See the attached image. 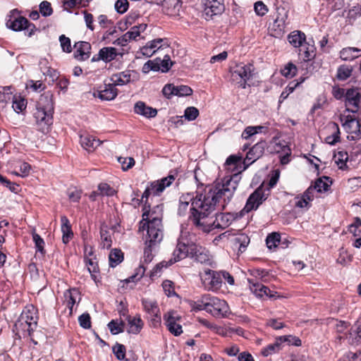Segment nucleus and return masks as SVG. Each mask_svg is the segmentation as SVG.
<instances>
[{"label":"nucleus","mask_w":361,"mask_h":361,"mask_svg":"<svg viewBox=\"0 0 361 361\" xmlns=\"http://www.w3.org/2000/svg\"><path fill=\"white\" fill-rule=\"evenodd\" d=\"M32 240L35 243V248L37 252H39L41 253L44 252V240H43L41 236L35 233V231L32 232Z\"/></svg>","instance_id":"680f3d73"},{"label":"nucleus","mask_w":361,"mask_h":361,"mask_svg":"<svg viewBox=\"0 0 361 361\" xmlns=\"http://www.w3.org/2000/svg\"><path fill=\"white\" fill-rule=\"evenodd\" d=\"M112 350L118 360H122L125 359L126 347L123 345L116 343L115 345L113 346Z\"/></svg>","instance_id":"69168bd1"},{"label":"nucleus","mask_w":361,"mask_h":361,"mask_svg":"<svg viewBox=\"0 0 361 361\" xmlns=\"http://www.w3.org/2000/svg\"><path fill=\"white\" fill-rule=\"evenodd\" d=\"M269 192L264 191V185H260L248 197L243 209L240 212L243 217L245 214L258 209L259 205L267 200Z\"/></svg>","instance_id":"f8f14e48"},{"label":"nucleus","mask_w":361,"mask_h":361,"mask_svg":"<svg viewBox=\"0 0 361 361\" xmlns=\"http://www.w3.org/2000/svg\"><path fill=\"white\" fill-rule=\"evenodd\" d=\"M329 128L331 130V134L325 137V142L330 145H334L340 141V129L338 125L336 123L329 124Z\"/></svg>","instance_id":"72a5a7b5"},{"label":"nucleus","mask_w":361,"mask_h":361,"mask_svg":"<svg viewBox=\"0 0 361 361\" xmlns=\"http://www.w3.org/2000/svg\"><path fill=\"white\" fill-rule=\"evenodd\" d=\"M204 7V15L209 20L214 16L221 14L225 9L224 0H201Z\"/></svg>","instance_id":"f3484780"},{"label":"nucleus","mask_w":361,"mask_h":361,"mask_svg":"<svg viewBox=\"0 0 361 361\" xmlns=\"http://www.w3.org/2000/svg\"><path fill=\"white\" fill-rule=\"evenodd\" d=\"M59 42L63 51L67 53L71 52L72 47L71 39L68 37H66L64 35H62L59 37Z\"/></svg>","instance_id":"774afa93"},{"label":"nucleus","mask_w":361,"mask_h":361,"mask_svg":"<svg viewBox=\"0 0 361 361\" xmlns=\"http://www.w3.org/2000/svg\"><path fill=\"white\" fill-rule=\"evenodd\" d=\"M329 178L328 177L319 178L315 182L312 183L309 188H312V194L315 196L316 192H322L328 190L329 183L326 182Z\"/></svg>","instance_id":"a19ab883"},{"label":"nucleus","mask_w":361,"mask_h":361,"mask_svg":"<svg viewBox=\"0 0 361 361\" xmlns=\"http://www.w3.org/2000/svg\"><path fill=\"white\" fill-rule=\"evenodd\" d=\"M233 240L235 245H239L238 250L241 252L245 251L250 243V238L245 233H239L235 235Z\"/></svg>","instance_id":"a18cd8bd"},{"label":"nucleus","mask_w":361,"mask_h":361,"mask_svg":"<svg viewBox=\"0 0 361 361\" xmlns=\"http://www.w3.org/2000/svg\"><path fill=\"white\" fill-rule=\"evenodd\" d=\"M61 230L62 232V241L64 244H68L73 237V232L70 221L66 216H61Z\"/></svg>","instance_id":"c756f323"},{"label":"nucleus","mask_w":361,"mask_h":361,"mask_svg":"<svg viewBox=\"0 0 361 361\" xmlns=\"http://www.w3.org/2000/svg\"><path fill=\"white\" fill-rule=\"evenodd\" d=\"M360 56H361V49L356 47H345L340 51V58L343 61H353Z\"/></svg>","instance_id":"c9c22d12"},{"label":"nucleus","mask_w":361,"mask_h":361,"mask_svg":"<svg viewBox=\"0 0 361 361\" xmlns=\"http://www.w3.org/2000/svg\"><path fill=\"white\" fill-rule=\"evenodd\" d=\"M74 57L80 61L88 59L91 54V44L87 42H78L75 44Z\"/></svg>","instance_id":"5701e85b"},{"label":"nucleus","mask_w":361,"mask_h":361,"mask_svg":"<svg viewBox=\"0 0 361 361\" xmlns=\"http://www.w3.org/2000/svg\"><path fill=\"white\" fill-rule=\"evenodd\" d=\"M128 324L127 331L128 334H138L143 328L144 322L140 315L133 317L129 316L128 317Z\"/></svg>","instance_id":"2f4dec72"},{"label":"nucleus","mask_w":361,"mask_h":361,"mask_svg":"<svg viewBox=\"0 0 361 361\" xmlns=\"http://www.w3.org/2000/svg\"><path fill=\"white\" fill-rule=\"evenodd\" d=\"M198 116L199 110L194 106L188 107L184 111V117L190 121L195 120Z\"/></svg>","instance_id":"338daca9"},{"label":"nucleus","mask_w":361,"mask_h":361,"mask_svg":"<svg viewBox=\"0 0 361 361\" xmlns=\"http://www.w3.org/2000/svg\"><path fill=\"white\" fill-rule=\"evenodd\" d=\"M190 306L193 311L204 310L216 318H226L229 314L227 302L210 294H204L197 300L191 301Z\"/></svg>","instance_id":"7ed1b4c3"},{"label":"nucleus","mask_w":361,"mask_h":361,"mask_svg":"<svg viewBox=\"0 0 361 361\" xmlns=\"http://www.w3.org/2000/svg\"><path fill=\"white\" fill-rule=\"evenodd\" d=\"M39 13L44 17H48L52 15L53 8L51 7V3L47 1H43L40 3L39 6Z\"/></svg>","instance_id":"bf43d9fd"},{"label":"nucleus","mask_w":361,"mask_h":361,"mask_svg":"<svg viewBox=\"0 0 361 361\" xmlns=\"http://www.w3.org/2000/svg\"><path fill=\"white\" fill-rule=\"evenodd\" d=\"M340 121L343 130L348 133V140L361 139V117L357 113L343 112L340 116Z\"/></svg>","instance_id":"0eeeda50"},{"label":"nucleus","mask_w":361,"mask_h":361,"mask_svg":"<svg viewBox=\"0 0 361 361\" xmlns=\"http://www.w3.org/2000/svg\"><path fill=\"white\" fill-rule=\"evenodd\" d=\"M163 39L159 38L147 43L142 47V52L145 55L151 56L162 47Z\"/></svg>","instance_id":"79ce46f5"},{"label":"nucleus","mask_w":361,"mask_h":361,"mask_svg":"<svg viewBox=\"0 0 361 361\" xmlns=\"http://www.w3.org/2000/svg\"><path fill=\"white\" fill-rule=\"evenodd\" d=\"M108 327L110 332L116 335L124 331L125 323L122 320H111L108 324Z\"/></svg>","instance_id":"de8ad7c7"},{"label":"nucleus","mask_w":361,"mask_h":361,"mask_svg":"<svg viewBox=\"0 0 361 361\" xmlns=\"http://www.w3.org/2000/svg\"><path fill=\"white\" fill-rule=\"evenodd\" d=\"M285 28L286 18L284 16L280 17L279 15L269 27L270 34L274 37H281L285 32Z\"/></svg>","instance_id":"a878e982"},{"label":"nucleus","mask_w":361,"mask_h":361,"mask_svg":"<svg viewBox=\"0 0 361 361\" xmlns=\"http://www.w3.org/2000/svg\"><path fill=\"white\" fill-rule=\"evenodd\" d=\"M269 192L264 191V185H260L248 197L243 209L240 212L243 217L245 214L258 209L259 205L267 200Z\"/></svg>","instance_id":"9b49d317"},{"label":"nucleus","mask_w":361,"mask_h":361,"mask_svg":"<svg viewBox=\"0 0 361 361\" xmlns=\"http://www.w3.org/2000/svg\"><path fill=\"white\" fill-rule=\"evenodd\" d=\"M85 263L87 267V270L91 275V278L94 280L95 283H97L99 276V267L96 257L88 258L87 257L84 258Z\"/></svg>","instance_id":"f704fd0d"},{"label":"nucleus","mask_w":361,"mask_h":361,"mask_svg":"<svg viewBox=\"0 0 361 361\" xmlns=\"http://www.w3.org/2000/svg\"><path fill=\"white\" fill-rule=\"evenodd\" d=\"M155 62L157 63V65L159 68V71H161L162 73L168 72L173 65L169 55H165L163 59H161L160 58L155 59Z\"/></svg>","instance_id":"49530a36"},{"label":"nucleus","mask_w":361,"mask_h":361,"mask_svg":"<svg viewBox=\"0 0 361 361\" xmlns=\"http://www.w3.org/2000/svg\"><path fill=\"white\" fill-rule=\"evenodd\" d=\"M248 283L250 284V288L251 291L257 297H263L264 295L269 298L274 297L271 293L270 289L264 286L263 284L254 281L253 279H248Z\"/></svg>","instance_id":"bb28decb"},{"label":"nucleus","mask_w":361,"mask_h":361,"mask_svg":"<svg viewBox=\"0 0 361 361\" xmlns=\"http://www.w3.org/2000/svg\"><path fill=\"white\" fill-rule=\"evenodd\" d=\"M281 73L284 77L291 78L296 75L297 67L293 63L289 62L281 70Z\"/></svg>","instance_id":"5fc2aeb1"},{"label":"nucleus","mask_w":361,"mask_h":361,"mask_svg":"<svg viewBox=\"0 0 361 361\" xmlns=\"http://www.w3.org/2000/svg\"><path fill=\"white\" fill-rule=\"evenodd\" d=\"M53 98V94L51 92H47L40 97L36 106L34 117L39 130L42 133L48 131L49 126L53 123L54 109Z\"/></svg>","instance_id":"20e7f679"},{"label":"nucleus","mask_w":361,"mask_h":361,"mask_svg":"<svg viewBox=\"0 0 361 361\" xmlns=\"http://www.w3.org/2000/svg\"><path fill=\"white\" fill-rule=\"evenodd\" d=\"M240 180V175L235 173L231 176H226L221 183L207 187L204 194L197 197L192 204V224L203 231L209 232L214 228L224 229L234 220L241 218L240 212L220 213L216 215L212 223L206 224L204 221V219L215 209L217 203L224 208L231 201Z\"/></svg>","instance_id":"f257e3e1"},{"label":"nucleus","mask_w":361,"mask_h":361,"mask_svg":"<svg viewBox=\"0 0 361 361\" xmlns=\"http://www.w3.org/2000/svg\"><path fill=\"white\" fill-rule=\"evenodd\" d=\"M266 142L260 141L253 145L246 154L244 159V164L249 166L261 157L266 147Z\"/></svg>","instance_id":"aec40b11"},{"label":"nucleus","mask_w":361,"mask_h":361,"mask_svg":"<svg viewBox=\"0 0 361 361\" xmlns=\"http://www.w3.org/2000/svg\"><path fill=\"white\" fill-rule=\"evenodd\" d=\"M6 25L13 31L25 30V34L28 37H31L36 31L35 25L30 23L26 18L20 16L17 9L10 11L7 16Z\"/></svg>","instance_id":"1a4fd4ad"},{"label":"nucleus","mask_w":361,"mask_h":361,"mask_svg":"<svg viewBox=\"0 0 361 361\" xmlns=\"http://www.w3.org/2000/svg\"><path fill=\"white\" fill-rule=\"evenodd\" d=\"M268 149L273 154H282L280 157L282 164H287L289 162L291 151L286 141L279 137H273L269 144Z\"/></svg>","instance_id":"4468645a"},{"label":"nucleus","mask_w":361,"mask_h":361,"mask_svg":"<svg viewBox=\"0 0 361 361\" xmlns=\"http://www.w3.org/2000/svg\"><path fill=\"white\" fill-rule=\"evenodd\" d=\"M117 94L118 90L112 82L111 84H104L93 93L94 97H98L102 101L113 100L116 97Z\"/></svg>","instance_id":"6ab92c4d"},{"label":"nucleus","mask_w":361,"mask_h":361,"mask_svg":"<svg viewBox=\"0 0 361 361\" xmlns=\"http://www.w3.org/2000/svg\"><path fill=\"white\" fill-rule=\"evenodd\" d=\"M348 159V152L343 149H338L334 154V161L338 169L341 170L348 169L347 161Z\"/></svg>","instance_id":"4c0bfd02"},{"label":"nucleus","mask_w":361,"mask_h":361,"mask_svg":"<svg viewBox=\"0 0 361 361\" xmlns=\"http://www.w3.org/2000/svg\"><path fill=\"white\" fill-rule=\"evenodd\" d=\"M164 324L168 331L175 336H178L183 333L181 317L174 310H170L164 314Z\"/></svg>","instance_id":"dca6fc26"},{"label":"nucleus","mask_w":361,"mask_h":361,"mask_svg":"<svg viewBox=\"0 0 361 361\" xmlns=\"http://www.w3.org/2000/svg\"><path fill=\"white\" fill-rule=\"evenodd\" d=\"M312 190V188H308L302 194L295 196L293 199L294 206L297 208L308 209L311 207L312 201L314 199Z\"/></svg>","instance_id":"412c9836"},{"label":"nucleus","mask_w":361,"mask_h":361,"mask_svg":"<svg viewBox=\"0 0 361 361\" xmlns=\"http://www.w3.org/2000/svg\"><path fill=\"white\" fill-rule=\"evenodd\" d=\"M175 94L178 97H185L192 94V90L188 85H175Z\"/></svg>","instance_id":"0e129e2a"},{"label":"nucleus","mask_w":361,"mask_h":361,"mask_svg":"<svg viewBox=\"0 0 361 361\" xmlns=\"http://www.w3.org/2000/svg\"><path fill=\"white\" fill-rule=\"evenodd\" d=\"M147 27V25L145 23H140L137 25H135L132 27L130 30L126 32V36L128 37L130 41L137 40V38L140 35V34L146 30Z\"/></svg>","instance_id":"c03bdc74"},{"label":"nucleus","mask_w":361,"mask_h":361,"mask_svg":"<svg viewBox=\"0 0 361 361\" xmlns=\"http://www.w3.org/2000/svg\"><path fill=\"white\" fill-rule=\"evenodd\" d=\"M146 270V267L144 264L141 263L138 268L136 269L135 273L131 276L124 280V282L126 283H135L137 281L140 280L145 274Z\"/></svg>","instance_id":"8fccbe9b"},{"label":"nucleus","mask_w":361,"mask_h":361,"mask_svg":"<svg viewBox=\"0 0 361 361\" xmlns=\"http://www.w3.org/2000/svg\"><path fill=\"white\" fill-rule=\"evenodd\" d=\"M190 250V257L195 261L201 264H206L210 262L209 251L204 247L195 244L192 245Z\"/></svg>","instance_id":"b1692460"},{"label":"nucleus","mask_w":361,"mask_h":361,"mask_svg":"<svg viewBox=\"0 0 361 361\" xmlns=\"http://www.w3.org/2000/svg\"><path fill=\"white\" fill-rule=\"evenodd\" d=\"M241 159V157L231 155L227 158L225 165L228 170L233 171L238 166H240Z\"/></svg>","instance_id":"603ef678"},{"label":"nucleus","mask_w":361,"mask_h":361,"mask_svg":"<svg viewBox=\"0 0 361 361\" xmlns=\"http://www.w3.org/2000/svg\"><path fill=\"white\" fill-rule=\"evenodd\" d=\"M118 54L116 48L106 47L102 48L97 55L93 56L91 61L92 62L103 61L105 63H109L114 60Z\"/></svg>","instance_id":"4be33fe9"},{"label":"nucleus","mask_w":361,"mask_h":361,"mask_svg":"<svg viewBox=\"0 0 361 361\" xmlns=\"http://www.w3.org/2000/svg\"><path fill=\"white\" fill-rule=\"evenodd\" d=\"M302 82L303 80L301 82L292 81L289 82V84L286 86L285 90L281 92L280 95L279 100V103L283 102L286 99H287L288 95L292 93L295 89Z\"/></svg>","instance_id":"3c124183"},{"label":"nucleus","mask_w":361,"mask_h":361,"mask_svg":"<svg viewBox=\"0 0 361 361\" xmlns=\"http://www.w3.org/2000/svg\"><path fill=\"white\" fill-rule=\"evenodd\" d=\"M80 142L81 146L87 151L92 152L99 147L102 142L96 139L92 135H80Z\"/></svg>","instance_id":"c85d7f7f"},{"label":"nucleus","mask_w":361,"mask_h":361,"mask_svg":"<svg viewBox=\"0 0 361 361\" xmlns=\"http://www.w3.org/2000/svg\"><path fill=\"white\" fill-rule=\"evenodd\" d=\"M281 241V235L279 233H272L267 235L266 244L269 250H274L279 245Z\"/></svg>","instance_id":"09e8293b"},{"label":"nucleus","mask_w":361,"mask_h":361,"mask_svg":"<svg viewBox=\"0 0 361 361\" xmlns=\"http://www.w3.org/2000/svg\"><path fill=\"white\" fill-rule=\"evenodd\" d=\"M10 97L12 99V107L16 113L23 112L26 109L27 102L24 97L19 94L8 95V99Z\"/></svg>","instance_id":"ea45409f"},{"label":"nucleus","mask_w":361,"mask_h":361,"mask_svg":"<svg viewBox=\"0 0 361 361\" xmlns=\"http://www.w3.org/2000/svg\"><path fill=\"white\" fill-rule=\"evenodd\" d=\"M175 180V176L169 174L168 176L152 182V188L159 195Z\"/></svg>","instance_id":"7c9ffc66"},{"label":"nucleus","mask_w":361,"mask_h":361,"mask_svg":"<svg viewBox=\"0 0 361 361\" xmlns=\"http://www.w3.org/2000/svg\"><path fill=\"white\" fill-rule=\"evenodd\" d=\"M143 210L142 219L140 224H143V228L147 226L145 244L149 245V247H153L159 243L164 236L161 223L163 205H157L152 210L147 209V207L145 206Z\"/></svg>","instance_id":"f03ea898"},{"label":"nucleus","mask_w":361,"mask_h":361,"mask_svg":"<svg viewBox=\"0 0 361 361\" xmlns=\"http://www.w3.org/2000/svg\"><path fill=\"white\" fill-rule=\"evenodd\" d=\"M141 303L143 310L147 315V319L150 321L151 326L154 328L159 326L161 322V317L157 302L154 300L142 298Z\"/></svg>","instance_id":"ddd939ff"},{"label":"nucleus","mask_w":361,"mask_h":361,"mask_svg":"<svg viewBox=\"0 0 361 361\" xmlns=\"http://www.w3.org/2000/svg\"><path fill=\"white\" fill-rule=\"evenodd\" d=\"M100 235H101V246L102 248L109 249L111 246V235L109 234V232L106 230H104L103 228L100 231Z\"/></svg>","instance_id":"4d7b16f0"},{"label":"nucleus","mask_w":361,"mask_h":361,"mask_svg":"<svg viewBox=\"0 0 361 361\" xmlns=\"http://www.w3.org/2000/svg\"><path fill=\"white\" fill-rule=\"evenodd\" d=\"M254 67L252 64L240 63L230 68V81L242 89H245L247 82L253 75Z\"/></svg>","instance_id":"6e6552de"},{"label":"nucleus","mask_w":361,"mask_h":361,"mask_svg":"<svg viewBox=\"0 0 361 361\" xmlns=\"http://www.w3.org/2000/svg\"><path fill=\"white\" fill-rule=\"evenodd\" d=\"M123 261V253L120 249H113L109 255V267L114 268Z\"/></svg>","instance_id":"37998d69"},{"label":"nucleus","mask_w":361,"mask_h":361,"mask_svg":"<svg viewBox=\"0 0 361 361\" xmlns=\"http://www.w3.org/2000/svg\"><path fill=\"white\" fill-rule=\"evenodd\" d=\"M361 100V92L359 88L353 87L347 89L343 102L345 110L343 112L357 114L358 112Z\"/></svg>","instance_id":"2eb2a0df"},{"label":"nucleus","mask_w":361,"mask_h":361,"mask_svg":"<svg viewBox=\"0 0 361 361\" xmlns=\"http://www.w3.org/2000/svg\"><path fill=\"white\" fill-rule=\"evenodd\" d=\"M278 340L280 343L286 342L288 344L295 346H300L302 344L301 340L298 337L291 335L280 336Z\"/></svg>","instance_id":"052dcab7"},{"label":"nucleus","mask_w":361,"mask_h":361,"mask_svg":"<svg viewBox=\"0 0 361 361\" xmlns=\"http://www.w3.org/2000/svg\"><path fill=\"white\" fill-rule=\"evenodd\" d=\"M348 340L352 344L361 343V317L357 319L351 327Z\"/></svg>","instance_id":"473e14b6"},{"label":"nucleus","mask_w":361,"mask_h":361,"mask_svg":"<svg viewBox=\"0 0 361 361\" xmlns=\"http://www.w3.org/2000/svg\"><path fill=\"white\" fill-rule=\"evenodd\" d=\"M118 163L121 165L123 171H128L135 165V160L132 157H122L118 158Z\"/></svg>","instance_id":"e2e57ef3"},{"label":"nucleus","mask_w":361,"mask_h":361,"mask_svg":"<svg viewBox=\"0 0 361 361\" xmlns=\"http://www.w3.org/2000/svg\"><path fill=\"white\" fill-rule=\"evenodd\" d=\"M192 245L194 244L190 243L188 239L183 235L182 231L180 238L178 239L176 247L173 252V257L169 261H162L157 264L154 268L152 274H157L163 268H166L187 257H190Z\"/></svg>","instance_id":"423d86ee"},{"label":"nucleus","mask_w":361,"mask_h":361,"mask_svg":"<svg viewBox=\"0 0 361 361\" xmlns=\"http://www.w3.org/2000/svg\"><path fill=\"white\" fill-rule=\"evenodd\" d=\"M98 190L102 196L112 197L116 193V191L106 183H100L98 185Z\"/></svg>","instance_id":"6e6d98bb"},{"label":"nucleus","mask_w":361,"mask_h":361,"mask_svg":"<svg viewBox=\"0 0 361 361\" xmlns=\"http://www.w3.org/2000/svg\"><path fill=\"white\" fill-rule=\"evenodd\" d=\"M352 73V68L348 66H341L337 71V78L339 80H345L348 78Z\"/></svg>","instance_id":"13d9d810"},{"label":"nucleus","mask_w":361,"mask_h":361,"mask_svg":"<svg viewBox=\"0 0 361 361\" xmlns=\"http://www.w3.org/2000/svg\"><path fill=\"white\" fill-rule=\"evenodd\" d=\"M139 80V73L133 70H125L113 74L110 78L111 82L114 86L126 85L131 82H135Z\"/></svg>","instance_id":"a211bd4d"},{"label":"nucleus","mask_w":361,"mask_h":361,"mask_svg":"<svg viewBox=\"0 0 361 361\" xmlns=\"http://www.w3.org/2000/svg\"><path fill=\"white\" fill-rule=\"evenodd\" d=\"M37 310L32 305H27L15 324L16 334L19 337H32L37 326Z\"/></svg>","instance_id":"39448f33"},{"label":"nucleus","mask_w":361,"mask_h":361,"mask_svg":"<svg viewBox=\"0 0 361 361\" xmlns=\"http://www.w3.org/2000/svg\"><path fill=\"white\" fill-rule=\"evenodd\" d=\"M64 298L66 305L69 310V314L71 315L74 305L81 299L80 291L77 288L68 289L64 293Z\"/></svg>","instance_id":"393cba45"},{"label":"nucleus","mask_w":361,"mask_h":361,"mask_svg":"<svg viewBox=\"0 0 361 361\" xmlns=\"http://www.w3.org/2000/svg\"><path fill=\"white\" fill-rule=\"evenodd\" d=\"M200 279L204 288L208 291L216 292L222 286L221 271H214L206 269L200 274Z\"/></svg>","instance_id":"9d476101"},{"label":"nucleus","mask_w":361,"mask_h":361,"mask_svg":"<svg viewBox=\"0 0 361 361\" xmlns=\"http://www.w3.org/2000/svg\"><path fill=\"white\" fill-rule=\"evenodd\" d=\"M289 43L295 48H300L306 40L305 35L299 30L290 32L288 36Z\"/></svg>","instance_id":"e433bc0d"},{"label":"nucleus","mask_w":361,"mask_h":361,"mask_svg":"<svg viewBox=\"0 0 361 361\" xmlns=\"http://www.w3.org/2000/svg\"><path fill=\"white\" fill-rule=\"evenodd\" d=\"M280 345H281V343L277 339V341L275 343H271V344L268 345L267 346H266L265 348H264L262 350V354L264 356L267 357L274 353H276V352L279 351Z\"/></svg>","instance_id":"864d4df0"},{"label":"nucleus","mask_w":361,"mask_h":361,"mask_svg":"<svg viewBox=\"0 0 361 361\" xmlns=\"http://www.w3.org/2000/svg\"><path fill=\"white\" fill-rule=\"evenodd\" d=\"M134 112L146 118H154L157 114L156 109L147 106L145 102L141 101L135 103Z\"/></svg>","instance_id":"cd10ccee"},{"label":"nucleus","mask_w":361,"mask_h":361,"mask_svg":"<svg viewBox=\"0 0 361 361\" xmlns=\"http://www.w3.org/2000/svg\"><path fill=\"white\" fill-rule=\"evenodd\" d=\"M314 50L315 48L314 45L305 42L299 48V56L302 58L303 61H309L314 57Z\"/></svg>","instance_id":"58836bf2"}]
</instances>
